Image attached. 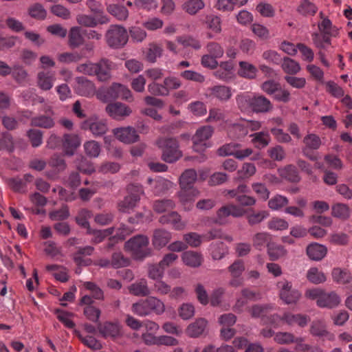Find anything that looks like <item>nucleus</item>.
Listing matches in <instances>:
<instances>
[{"label": "nucleus", "instance_id": "1", "mask_svg": "<svg viewBox=\"0 0 352 352\" xmlns=\"http://www.w3.org/2000/svg\"><path fill=\"white\" fill-rule=\"evenodd\" d=\"M252 311V316H261L263 324H271L275 327L282 323H286L289 325H298L303 327L307 324L309 320L305 315H294L287 313L283 316H279L278 315H267L265 309H254Z\"/></svg>", "mask_w": 352, "mask_h": 352}, {"label": "nucleus", "instance_id": "2", "mask_svg": "<svg viewBox=\"0 0 352 352\" xmlns=\"http://www.w3.org/2000/svg\"><path fill=\"white\" fill-rule=\"evenodd\" d=\"M148 245L149 239L147 236L137 234L125 242L124 248L134 260L142 261L152 255V249Z\"/></svg>", "mask_w": 352, "mask_h": 352}, {"label": "nucleus", "instance_id": "3", "mask_svg": "<svg viewBox=\"0 0 352 352\" xmlns=\"http://www.w3.org/2000/svg\"><path fill=\"white\" fill-rule=\"evenodd\" d=\"M156 145L162 151L161 158L167 163H173L182 156L179 142L175 138H161L157 140Z\"/></svg>", "mask_w": 352, "mask_h": 352}, {"label": "nucleus", "instance_id": "4", "mask_svg": "<svg viewBox=\"0 0 352 352\" xmlns=\"http://www.w3.org/2000/svg\"><path fill=\"white\" fill-rule=\"evenodd\" d=\"M107 45L113 49L123 47L127 43L129 36L125 28L119 25H111L105 34Z\"/></svg>", "mask_w": 352, "mask_h": 352}, {"label": "nucleus", "instance_id": "5", "mask_svg": "<svg viewBox=\"0 0 352 352\" xmlns=\"http://www.w3.org/2000/svg\"><path fill=\"white\" fill-rule=\"evenodd\" d=\"M302 143L304 144L302 147V155L311 161H317L318 156L314 151L319 149L322 145L320 138L316 134L309 133L304 137Z\"/></svg>", "mask_w": 352, "mask_h": 352}, {"label": "nucleus", "instance_id": "6", "mask_svg": "<svg viewBox=\"0 0 352 352\" xmlns=\"http://www.w3.org/2000/svg\"><path fill=\"white\" fill-rule=\"evenodd\" d=\"M115 64L107 58H102L94 63L93 76L100 82H107L111 80V72Z\"/></svg>", "mask_w": 352, "mask_h": 352}, {"label": "nucleus", "instance_id": "7", "mask_svg": "<svg viewBox=\"0 0 352 352\" xmlns=\"http://www.w3.org/2000/svg\"><path fill=\"white\" fill-rule=\"evenodd\" d=\"M245 214V210L232 204H226L219 208L216 212L214 222L219 225H225L228 223V217L232 216L234 218H239Z\"/></svg>", "mask_w": 352, "mask_h": 352}, {"label": "nucleus", "instance_id": "8", "mask_svg": "<svg viewBox=\"0 0 352 352\" xmlns=\"http://www.w3.org/2000/svg\"><path fill=\"white\" fill-rule=\"evenodd\" d=\"M107 115L115 120H123L130 116L133 112L131 108L121 102H113L105 107Z\"/></svg>", "mask_w": 352, "mask_h": 352}, {"label": "nucleus", "instance_id": "9", "mask_svg": "<svg viewBox=\"0 0 352 352\" xmlns=\"http://www.w3.org/2000/svg\"><path fill=\"white\" fill-rule=\"evenodd\" d=\"M214 133L212 126L206 125L199 128L195 134L192 137L193 149L197 152H201L206 148V141L210 139Z\"/></svg>", "mask_w": 352, "mask_h": 352}, {"label": "nucleus", "instance_id": "10", "mask_svg": "<svg viewBox=\"0 0 352 352\" xmlns=\"http://www.w3.org/2000/svg\"><path fill=\"white\" fill-rule=\"evenodd\" d=\"M98 330L101 336L104 338H111L112 340H116L122 338L123 335L122 325L119 322L107 321L104 324L99 323Z\"/></svg>", "mask_w": 352, "mask_h": 352}, {"label": "nucleus", "instance_id": "11", "mask_svg": "<svg viewBox=\"0 0 352 352\" xmlns=\"http://www.w3.org/2000/svg\"><path fill=\"white\" fill-rule=\"evenodd\" d=\"M280 290V297L286 304L295 303L300 297L298 291L292 289V283L287 280L278 283Z\"/></svg>", "mask_w": 352, "mask_h": 352}, {"label": "nucleus", "instance_id": "12", "mask_svg": "<svg viewBox=\"0 0 352 352\" xmlns=\"http://www.w3.org/2000/svg\"><path fill=\"white\" fill-rule=\"evenodd\" d=\"M115 137L125 144H132L139 140L140 136L132 126L121 127L113 129Z\"/></svg>", "mask_w": 352, "mask_h": 352}, {"label": "nucleus", "instance_id": "13", "mask_svg": "<svg viewBox=\"0 0 352 352\" xmlns=\"http://www.w3.org/2000/svg\"><path fill=\"white\" fill-rule=\"evenodd\" d=\"M109 96L113 100L120 98L128 102H133L134 98L131 90L126 86L120 83L113 82L109 86Z\"/></svg>", "mask_w": 352, "mask_h": 352}, {"label": "nucleus", "instance_id": "14", "mask_svg": "<svg viewBox=\"0 0 352 352\" xmlns=\"http://www.w3.org/2000/svg\"><path fill=\"white\" fill-rule=\"evenodd\" d=\"M76 82L75 91L77 94L85 97H91L95 94L96 87L91 80L81 76L76 78Z\"/></svg>", "mask_w": 352, "mask_h": 352}, {"label": "nucleus", "instance_id": "15", "mask_svg": "<svg viewBox=\"0 0 352 352\" xmlns=\"http://www.w3.org/2000/svg\"><path fill=\"white\" fill-rule=\"evenodd\" d=\"M172 238L171 233L164 228H156L152 235V245L157 250L165 247Z\"/></svg>", "mask_w": 352, "mask_h": 352}, {"label": "nucleus", "instance_id": "16", "mask_svg": "<svg viewBox=\"0 0 352 352\" xmlns=\"http://www.w3.org/2000/svg\"><path fill=\"white\" fill-rule=\"evenodd\" d=\"M327 248L318 243H311L306 248V254L309 258L314 261H322L327 254Z\"/></svg>", "mask_w": 352, "mask_h": 352}, {"label": "nucleus", "instance_id": "17", "mask_svg": "<svg viewBox=\"0 0 352 352\" xmlns=\"http://www.w3.org/2000/svg\"><path fill=\"white\" fill-rule=\"evenodd\" d=\"M83 129H89L96 137H100L104 135L108 127L105 122L102 120H94L91 118L85 120L82 123Z\"/></svg>", "mask_w": 352, "mask_h": 352}, {"label": "nucleus", "instance_id": "18", "mask_svg": "<svg viewBox=\"0 0 352 352\" xmlns=\"http://www.w3.org/2000/svg\"><path fill=\"white\" fill-rule=\"evenodd\" d=\"M65 154L72 156L75 150L80 145V139L76 134H65L62 140Z\"/></svg>", "mask_w": 352, "mask_h": 352}, {"label": "nucleus", "instance_id": "19", "mask_svg": "<svg viewBox=\"0 0 352 352\" xmlns=\"http://www.w3.org/2000/svg\"><path fill=\"white\" fill-rule=\"evenodd\" d=\"M159 222L162 224L170 223L177 230H182L186 227V223L182 221L181 216L177 212H171L161 216Z\"/></svg>", "mask_w": 352, "mask_h": 352}, {"label": "nucleus", "instance_id": "20", "mask_svg": "<svg viewBox=\"0 0 352 352\" xmlns=\"http://www.w3.org/2000/svg\"><path fill=\"white\" fill-rule=\"evenodd\" d=\"M311 333L314 336L326 338L329 341H333L334 340L333 333L327 331V324L321 320H314L312 322Z\"/></svg>", "mask_w": 352, "mask_h": 352}, {"label": "nucleus", "instance_id": "21", "mask_svg": "<svg viewBox=\"0 0 352 352\" xmlns=\"http://www.w3.org/2000/svg\"><path fill=\"white\" fill-rule=\"evenodd\" d=\"M251 108L256 113H267L272 109L273 106L267 98L258 96L252 98Z\"/></svg>", "mask_w": 352, "mask_h": 352}, {"label": "nucleus", "instance_id": "22", "mask_svg": "<svg viewBox=\"0 0 352 352\" xmlns=\"http://www.w3.org/2000/svg\"><path fill=\"white\" fill-rule=\"evenodd\" d=\"M55 81V76L50 72H39L36 76V85L43 91L50 90Z\"/></svg>", "mask_w": 352, "mask_h": 352}, {"label": "nucleus", "instance_id": "23", "mask_svg": "<svg viewBox=\"0 0 352 352\" xmlns=\"http://www.w3.org/2000/svg\"><path fill=\"white\" fill-rule=\"evenodd\" d=\"M210 94L221 102H226L232 97V89L225 85H215L209 88Z\"/></svg>", "mask_w": 352, "mask_h": 352}, {"label": "nucleus", "instance_id": "24", "mask_svg": "<svg viewBox=\"0 0 352 352\" xmlns=\"http://www.w3.org/2000/svg\"><path fill=\"white\" fill-rule=\"evenodd\" d=\"M184 263L190 267H198L203 262L201 254L195 251H186L182 255Z\"/></svg>", "mask_w": 352, "mask_h": 352}, {"label": "nucleus", "instance_id": "25", "mask_svg": "<svg viewBox=\"0 0 352 352\" xmlns=\"http://www.w3.org/2000/svg\"><path fill=\"white\" fill-rule=\"evenodd\" d=\"M340 302V298L336 293L323 292L320 298L318 300L317 305L320 307H333L338 306Z\"/></svg>", "mask_w": 352, "mask_h": 352}, {"label": "nucleus", "instance_id": "26", "mask_svg": "<svg viewBox=\"0 0 352 352\" xmlns=\"http://www.w3.org/2000/svg\"><path fill=\"white\" fill-rule=\"evenodd\" d=\"M76 21L78 24L89 28H94L97 26L98 23L104 24L109 21L108 17L106 16H102L98 21L95 17L84 14L78 15Z\"/></svg>", "mask_w": 352, "mask_h": 352}, {"label": "nucleus", "instance_id": "27", "mask_svg": "<svg viewBox=\"0 0 352 352\" xmlns=\"http://www.w3.org/2000/svg\"><path fill=\"white\" fill-rule=\"evenodd\" d=\"M199 191L195 187L181 188L178 193L180 202L184 205H186L194 201L195 197H198Z\"/></svg>", "mask_w": 352, "mask_h": 352}, {"label": "nucleus", "instance_id": "28", "mask_svg": "<svg viewBox=\"0 0 352 352\" xmlns=\"http://www.w3.org/2000/svg\"><path fill=\"white\" fill-rule=\"evenodd\" d=\"M267 254L272 261H276L287 255V251L284 246L274 242L267 244Z\"/></svg>", "mask_w": 352, "mask_h": 352}, {"label": "nucleus", "instance_id": "29", "mask_svg": "<svg viewBox=\"0 0 352 352\" xmlns=\"http://www.w3.org/2000/svg\"><path fill=\"white\" fill-rule=\"evenodd\" d=\"M94 251V248L91 245L79 247L78 250L74 254L73 258L78 265H87L91 262V260H85L83 256L91 255Z\"/></svg>", "mask_w": 352, "mask_h": 352}, {"label": "nucleus", "instance_id": "30", "mask_svg": "<svg viewBox=\"0 0 352 352\" xmlns=\"http://www.w3.org/2000/svg\"><path fill=\"white\" fill-rule=\"evenodd\" d=\"M84 43V38L81 34L80 28L78 26L72 27L68 35V45L74 49L77 48Z\"/></svg>", "mask_w": 352, "mask_h": 352}, {"label": "nucleus", "instance_id": "31", "mask_svg": "<svg viewBox=\"0 0 352 352\" xmlns=\"http://www.w3.org/2000/svg\"><path fill=\"white\" fill-rule=\"evenodd\" d=\"M129 290L131 294L139 296H145L150 294L147 281L144 278L131 284L129 287Z\"/></svg>", "mask_w": 352, "mask_h": 352}, {"label": "nucleus", "instance_id": "32", "mask_svg": "<svg viewBox=\"0 0 352 352\" xmlns=\"http://www.w3.org/2000/svg\"><path fill=\"white\" fill-rule=\"evenodd\" d=\"M331 276L333 281L339 284L349 283L352 279V275L348 270L340 267L333 268Z\"/></svg>", "mask_w": 352, "mask_h": 352}, {"label": "nucleus", "instance_id": "33", "mask_svg": "<svg viewBox=\"0 0 352 352\" xmlns=\"http://www.w3.org/2000/svg\"><path fill=\"white\" fill-rule=\"evenodd\" d=\"M107 12L119 21H126L129 17L128 10L122 5L110 4L107 7Z\"/></svg>", "mask_w": 352, "mask_h": 352}, {"label": "nucleus", "instance_id": "34", "mask_svg": "<svg viewBox=\"0 0 352 352\" xmlns=\"http://www.w3.org/2000/svg\"><path fill=\"white\" fill-rule=\"evenodd\" d=\"M126 230V226L122 225L121 227L118 228V233L109 238L107 243L104 246V250L107 252H109L116 244L118 243V241L124 240L126 234H129Z\"/></svg>", "mask_w": 352, "mask_h": 352}, {"label": "nucleus", "instance_id": "35", "mask_svg": "<svg viewBox=\"0 0 352 352\" xmlns=\"http://www.w3.org/2000/svg\"><path fill=\"white\" fill-rule=\"evenodd\" d=\"M238 74L248 79H254L256 76L257 69L254 65L245 61L239 62Z\"/></svg>", "mask_w": 352, "mask_h": 352}, {"label": "nucleus", "instance_id": "36", "mask_svg": "<svg viewBox=\"0 0 352 352\" xmlns=\"http://www.w3.org/2000/svg\"><path fill=\"white\" fill-rule=\"evenodd\" d=\"M197 177V172L194 169L186 170L179 177L180 188L194 187Z\"/></svg>", "mask_w": 352, "mask_h": 352}, {"label": "nucleus", "instance_id": "37", "mask_svg": "<svg viewBox=\"0 0 352 352\" xmlns=\"http://www.w3.org/2000/svg\"><path fill=\"white\" fill-rule=\"evenodd\" d=\"M173 186V183L170 181L160 178L155 181L153 187V191L157 196L166 194Z\"/></svg>", "mask_w": 352, "mask_h": 352}, {"label": "nucleus", "instance_id": "38", "mask_svg": "<svg viewBox=\"0 0 352 352\" xmlns=\"http://www.w3.org/2000/svg\"><path fill=\"white\" fill-rule=\"evenodd\" d=\"M30 124L33 126L44 129H51L54 126L55 122L50 116L41 115L31 119Z\"/></svg>", "mask_w": 352, "mask_h": 352}, {"label": "nucleus", "instance_id": "39", "mask_svg": "<svg viewBox=\"0 0 352 352\" xmlns=\"http://www.w3.org/2000/svg\"><path fill=\"white\" fill-rule=\"evenodd\" d=\"M331 215L336 218L346 220L350 216L349 207L342 203H337L331 207Z\"/></svg>", "mask_w": 352, "mask_h": 352}, {"label": "nucleus", "instance_id": "40", "mask_svg": "<svg viewBox=\"0 0 352 352\" xmlns=\"http://www.w3.org/2000/svg\"><path fill=\"white\" fill-rule=\"evenodd\" d=\"M307 279L311 283L318 285L327 280V276L316 267H311L307 272Z\"/></svg>", "mask_w": 352, "mask_h": 352}, {"label": "nucleus", "instance_id": "41", "mask_svg": "<svg viewBox=\"0 0 352 352\" xmlns=\"http://www.w3.org/2000/svg\"><path fill=\"white\" fill-rule=\"evenodd\" d=\"M206 320L203 318L198 319L195 323L188 326L187 333L191 338H197L201 335L206 329Z\"/></svg>", "mask_w": 352, "mask_h": 352}, {"label": "nucleus", "instance_id": "42", "mask_svg": "<svg viewBox=\"0 0 352 352\" xmlns=\"http://www.w3.org/2000/svg\"><path fill=\"white\" fill-rule=\"evenodd\" d=\"M55 315L66 328L72 329L75 327V323L72 320V318L74 317L72 313L63 309H55Z\"/></svg>", "mask_w": 352, "mask_h": 352}, {"label": "nucleus", "instance_id": "43", "mask_svg": "<svg viewBox=\"0 0 352 352\" xmlns=\"http://www.w3.org/2000/svg\"><path fill=\"white\" fill-rule=\"evenodd\" d=\"M280 176L292 182H298L300 179L296 167L289 164L280 170Z\"/></svg>", "mask_w": 352, "mask_h": 352}, {"label": "nucleus", "instance_id": "44", "mask_svg": "<svg viewBox=\"0 0 352 352\" xmlns=\"http://www.w3.org/2000/svg\"><path fill=\"white\" fill-rule=\"evenodd\" d=\"M175 207V202L169 199H158L155 201L153 204V210L157 213L165 212L174 209Z\"/></svg>", "mask_w": 352, "mask_h": 352}, {"label": "nucleus", "instance_id": "45", "mask_svg": "<svg viewBox=\"0 0 352 352\" xmlns=\"http://www.w3.org/2000/svg\"><path fill=\"white\" fill-rule=\"evenodd\" d=\"M111 267L114 269L127 267L130 265L131 261L124 256L121 252H115L111 256Z\"/></svg>", "mask_w": 352, "mask_h": 352}, {"label": "nucleus", "instance_id": "46", "mask_svg": "<svg viewBox=\"0 0 352 352\" xmlns=\"http://www.w3.org/2000/svg\"><path fill=\"white\" fill-rule=\"evenodd\" d=\"M162 52L163 49L160 45L150 43L146 53V60L151 63H155L157 58L162 56Z\"/></svg>", "mask_w": 352, "mask_h": 352}, {"label": "nucleus", "instance_id": "47", "mask_svg": "<svg viewBox=\"0 0 352 352\" xmlns=\"http://www.w3.org/2000/svg\"><path fill=\"white\" fill-rule=\"evenodd\" d=\"M203 239L206 241H211L216 239H224L228 242L233 241L232 236L226 234L220 228L211 229L203 235Z\"/></svg>", "mask_w": 352, "mask_h": 352}, {"label": "nucleus", "instance_id": "48", "mask_svg": "<svg viewBox=\"0 0 352 352\" xmlns=\"http://www.w3.org/2000/svg\"><path fill=\"white\" fill-rule=\"evenodd\" d=\"M164 274V268L158 263H151L147 267L148 277L152 280H157L162 279Z\"/></svg>", "mask_w": 352, "mask_h": 352}, {"label": "nucleus", "instance_id": "49", "mask_svg": "<svg viewBox=\"0 0 352 352\" xmlns=\"http://www.w3.org/2000/svg\"><path fill=\"white\" fill-rule=\"evenodd\" d=\"M29 15L36 20H44L47 17V11L42 4L36 3L30 6L28 8Z\"/></svg>", "mask_w": 352, "mask_h": 352}, {"label": "nucleus", "instance_id": "50", "mask_svg": "<svg viewBox=\"0 0 352 352\" xmlns=\"http://www.w3.org/2000/svg\"><path fill=\"white\" fill-rule=\"evenodd\" d=\"M82 58V56L78 52H63L58 54V60L63 64L78 63Z\"/></svg>", "mask_w": 352, "mask_h": 352}, {"label": "nucleus", "instance_id": "51", "mask_svg": "<svg viewBox=\"0 0 352 352\" xmlns=\"http://www.w3.org/2000/svg\"><path fill=\"white\" fill-rule=\"evenodd\" d=\"M289 204V199L283 195H276L268 201V207L272 210H280Z\"/></svg>", "mask_w": 352, "mask_h": 352}, {"label": "nucleus", "instance_id": "52", "mask_svg": "<svg viewBox=\"0 0 352 352\" xmlns=\"http://www.w3.org/2000/svg\"><path fill=\"white\" fill-rule=\"evenodd\" d=\"M282 68L285 73L292 75L298 73L300 70L299 63L289 57H285L283 58Z\"/></svg>", "mask_w": 352, "mask_h": 352}, {"label": "nucleus", "instance_id": "53", "mask_svg": "<svg viewBox=\"0 0 352 352\" xmlns=\"http://www.w3.org/2000/svg\"><path fill=\"white\" fill-rule=\"evenodd\" d=\"M13 79L19 84H22L28 81V72L20 65H14L12 68L10 74Z\"/></svg>", "mask_w": 352, "mask_h": 352}, {"label": "nucleus", "instance_id": "54", "mask_svg": "<svg viewBox=\"0 0 352 352\" xmlns=\"http://www.w3.org/2000/svg\"><path fill=\"white\" fill-rule=\"evenodd\" d=\"M139 201L137 198H132L127 195L118 204V210L124 213L128 212L130 210L133 209Z\"/></svg>", "mask_w": 352, "mask_h": 352}, {"label": "nucleus", "instance_id": "55", "mask_svg": "<svg viewBox=\"0 0 352 352\" xmlns=\"http://www.w3.org/2000/svg\"><path fill=\"white\" fill-rule=\"evenodd\" d=\"M205 4L202 0H188L183 5V9L190 14H195L203 9Z\"/></svg>", "mask_w": 352, "mask_h": 352}, {"label": "nucleus", "instance_id": "56", "mask_svg": "<svg viewBox=\"0 0 352 352\" xmlns=\"http://www.w3.org/2000/svg\"><path fill=\"white\" fill-rule=\"evenodd\" d=\"M311 36L314 44L320 51L326 49L327 45H331V38L328 35L314 33Z\"/></svg>", "mask_w": 352, "mask_h": 352}, {"label": "nucleus", "instance_id": "57", "mask_svg": "<svg viewBox=\"0 0 352 352\" xmlns=\"http://www.w3.org/2000/svg\"><path fill=\"white\" fill-rule=\"evenodd\" d=\"M211 255L214 260L221 259L228 252L227 248L222 242L211 244Z\"/></svg>", "mask_w": 352, "mask_h": 352}, {"label": "nucleus", "instance_id": "58", "mask_svg": "<svg viewBox=\"0 0 352 352\" xmlns=\"http://www.w3.org/2000/svg\"><path fill=\"white\" fill-rule=\"evenodd\" d=\"M84 149L86 155L89 157H97L101 150L100 144L94 140L86 142L84 144Z\"/></svg>", "mask_w": 352, "mask_h": 352}, {"label": "nucleus", "instance_id": "59", "mask_svg": "<svg viewBox=\"0 0 352 352\" xmlns=\"http://www.w3.org/2000/svg\"><path fill=\"white\" fill-rule=\"evenodd\" d=\"M275 341L280 344H288L292 342H302V338H294L291 333H277L275 336Z\"/></svg>", "mask_w": 352, "mask_h": 352}, {"label": "nucleus", "instance_id": "60", "mask_svg": "<svg viewBox=\"0 0 352 352\" xmlns=\"http://www.w3.org/2000/svg\"><path fill=\"white\" fill-rule=\"evenodd\" d=\"M256 172L254 164L244 163L241 169L238 170L239 179L244 180L252 177Z\"/></svg>", "mask_w": 352, "mask_h": 352}, {"label": "nucleus", "instance_id": "61", "mask_svg": "<svg viewBox=\"0 0 352 352\" xmlns=\"http://www.w3.org/2000/svg\"><path fill=\"white\" fill-rule=\"evenodd\" d=\"M270 235L267 232H258L252 237V243L254 248L261 250L265 243H271Z\"/></svg>", "mask_w": 352, "mask_h": 352}, {"label": "nucleus", "instance_id": "62", "mask_svg": "<svg viewBox=\"0 0 352 352\" xmlns=\"http://www.w3.org/2000/svg\"><path fill=\"white\" fill-rule=\"evenodd\" d=\"M252 136L253 137L252 142L258 148H262L267 146L270 142V137L269 134L266 133H256Z\"/></svg>", "mask_w": 352, "mask_h": 352}, {"label": "nucleus", "instance_id": "63", "mask_svg": "<svg viewBox=\"0 0 352 352\" xmlns=\"http://www.w3.org/2000/svg\"><path fill=\"white\" fill-rule=\"evenodd\" d=\"M76 166L78 170L84 173L91 174L95 171L92 164L82 156L76 160Z\"/></svg>", "mask_w": 352, "mask_h": 352}, {"label": "nucleus", "instance_id": "64", "mask_svg": "<svg viewBox=\"0 0 352 352\" xmlns=\"http://www.w3.org/2000/svg\"><path fill=\"white\" fill-rule=\"evenodd\" d=\"M203 236L197 232H189L184 234L183 239L187 245L192 248L199 247L202 243Z\"/></svg>", "mask_w": 352, "mask_h": 352}]
</instances>
